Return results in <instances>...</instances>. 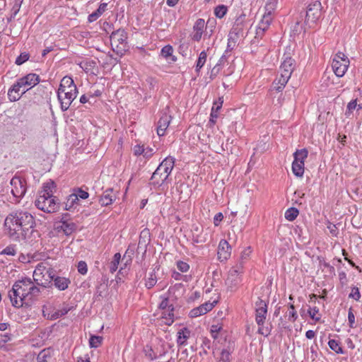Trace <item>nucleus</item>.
<instances>
[{
  "instance_id": "obj_1",
  "label": "nucleus",
  "mask_w": 362,
  "mask_h": 362,
  "mask_svg": "<svg viewBox=\"0 0 362 362\" xmlns=\"http://www.w3.org/2000/svg\"><path fill=\"white\" fill-rule=\"evenodd\" d=\"M4 226L8 234L14 240H25L31 235L35 226L34 216L25 211H15L6 218Z\"/></svg>"
},
{
  "instance_id": "obj_2",
  "label": "nucleus",
  "mask_w": 362,
  "mask_h": 362,
  "mask_svg": "<svg viewBox=\"0 0 362 362\" xmlns=\"http://www.w3.org/2000/svg\"><path fill=\"white\" fill-rule=\"evenodd\" d=\"M33 281L30 278H23L17 281L13 285L12 288L8 291V296L11 304L15 308H20L23 304H28L26 302L29 294V287L32 286Z\"/></svg>"
},
{
  "instance_id": "obj_3",
  "label": "nucleus",
  "mask_w": 362,
  "mask_h": 362,
  "mask_svg": "<svg viewBox=\"0 0 362 362\" xmlns=\"http://www.w3.org/2000/svg\"><path fill=\"white\" fill-rule=\"evenodd\" d=\"M267 315V304L261 298L255 303V322L258 325L257 333L268 337L271 333V328L264 327Z\"/></svg>"
},
{
  "instance_id": "obj_4",
  "label": "nucleus",
  "mask_w": 362,
  "mask_h": 362,
  "mask_svg": "<svg viewBox=\"0 0 362 362\" xmlns=\"http://www.w3.org/2000/svg\"><path fill=\"white\" fill-rule=\"evenodd\" d=\"M110 44L113 52L117 54H123L128 49L127 33L124 29L113 31L110 35Z\"/></svg>"
},
{
  "instance_id": "obj_5",
  "label": "nucleus",
  "mask_w": 362,
  "mask_h": 362,
  "mask_svg": "<svg viewBox=\"0 0 362 362\" xmlns=\"http://www.w3.org/2000/svg\"><path fill=\"white\" fill-rule=\"evenodd\" d=\"M35 204L37 209L47 213L55 212L59 209L57 197L48 193H45V195H39Z\"/></svg>"
},
{
  "instance_id": "obj_6",
  "label": "nucleus",
  "mask_w": 362,
  "mask_h": 362,
  "mask_svg": "<svg viewBox=\"0 0 362 362\" xmlns=\"http://www.w3.org/2000/svg\"><path fill=\"white\" fill-rule=\"evenodd\" d=\"M349 59L341 52H337L332 59V67L334 73L337 77H342L349 66Z\"/></svg>"
},
{
  "instance_id": "obj_7",
  "label": "nucleus",
  "mask_w": 362,
  "mask_h": 362,
  "mask_svg": "<svg viewBox=\"0 0 362 362\" xmlns=\"http://www.w3.org/2000/svg\"><path fill=\"white\" fill-rule=\"evenodd\" d=\"M11 192L16 198L23 197L26 192L25 180L20 176H14L10 181Z\"/></svg>"
},
{
  "instance_id": "obj_8",
  "label": "nucleus",
  "mask_w": 362,
  "mask_h": 362,
  "mask_svg": "<svg viewBox=\"0 0 362 362\" xmlns=\"http://www.w3.org/2000/svg\"><path fill=\"white\" fill-rule=\"evenodd\" d=\"M18 82V86L22 88V94L37 85L40 81V76L33 73L28 74L17 80Z\"/></svg>"
},
{
  "instance_id": "obj_9",
  "label": "nucleus",
  "mask_w": 362,
  "mask_h": 362,
  "mask_svg": "<svg viewBox=\"0 0 362 362\" xmlns=\"http://www.w3.org/2000/svg\"><path fill=\"white\" fill-rule=\"evenodd\" d=\"M46 274L49 279V281H53L54 286L59 291L66 290L71 284V280L69 278L56 275L54 270L52 268H48Z\"/></svg>"
},
{
  "instance_id": "obj_10",
  "label": "nucleus",
  "mask_w": 362,
  "mask_h": 362,
  "mask_svg": "<svg viewBox=\"0 0 362 362\" xmlns=\"http://www.w3.org/2000/svg\"><path fill=\"white\" fill-rule=\"evenodd\" d=\"M322 5L320 0H315L313 4L307 5L305 19L308 22H315L320 16Z\"/></svg>"
},
{
  "instance_id": "obj_11",
  "label": "nucleus",
  "mask_w": 362,
  "mask_h": 362,
  "mask_svg": "<svg viewBox=\"0 0 362 362\" xmlns=\"http://www.w3.org/2000/svg\"><path fill=\"white\" fill-rule=\"evenodd\" d=\"M57 93V99L60 103V108L62 112H65L69 108L70 105L77 96V94L71 92Z\"/></svg>"
},
{
  "instance_id": "obj_12",
  "label": "nucleus",
  "mask_w": 362,
  "mask_h": 362,
  "mask_svg": "<svg viewBox=\"0 0 362 362\" xmlns=\"http://www.w3.org/2000/svg\"><path fill=\"white\" fill-rule=\"evenodd\" d=\"M48 270L45 266H42L41 264H38L35 269L33 272V280L36 283L37 286H41L42 288H45L47 286H49V284L50 281H48V279H46V281L44 282L42 281L43 277L47 274H46V272Z\"/></svg>"
},
{
  "instance_id": "obj_13",
  "label": "nucleus",
  "mask_w": 362,
  "mask_h": 362,
  "mask_svg": "<svg viewBox=\"0 0 362 362\" xmlns=\"http://www.w3.org/2000/svg\"><path fill=\"white\" fill-rule=\"evenodd\" d=\"M274 3L267 2L266 4L265 8L267 11V12L264 14L261 21L257 25V28L259 29V30H263L265 32L268 30L272 21L271 9H274Z\"/></svg>"
},
{
  "instance_id": "obj_14",
  "label": "nucleus",
  "mask_w": 362,
  "mask_h": 362,
  "mask_svg": "<svg viewBox=\"0 0 362 362\" xmlns=\"http://www.w3.org/2000/svg\"><path fill=\"white\" fill-rule=\"evenodd\" d=\"M231 253V248L226 240H221L218 247V258L221 262L227 260Z\"/></svg>"
},
{
  "instance_id": "obj_15",
  "label": "nucleus",
  "mask_w": 362,
  "mask_h": 362,
  "mask_svg": "<svg viewBox=\"0 0 362 362\" xmlns=\"http://www.w3.org/2000/svg\"><path fill=\"white\" fill-rule=\"evenodd\" d=\"M171 119V116L168 113L164 112L162 114L158 122L157 126V134L159 136H162L165 134V131L170 123Z\"/></svg>"
},
{
  "instance_id": "obj_16",
  "label": "nucleus",
  "mask_w": 362,
  "mask_h": 362,
  "mask_svg": "<svg viewBox=\"0 0 362 362\" xmlns=\"http://www.w3.org/2000/svg\"><path fill=\"white\" fill-rule=\"evenodd\" d=\"M205 27V21L202 18H199L196 21L193 26V33L191 37L194 41H199L202 38L204 28Z\"/></svg>"
},
{
  "instance_id": "obj_17",
  "label": "nucleus",
  "mask_w": 362,
  "mask_h": 362,
  "mask_svg": "<svg viewBox=\"0 0 362 362\" xmlns=\"http://www.w3.org/2000/svg\"><path fill=\"white\" fill-rule=\"evenodd\" d=\"M76 228L77 226L74 223L62 221L57 226V230L58 232L64 233L66 235H69L76 230Z\"/></svg>"
},
{
  "instance_id": "obj_18",
  "label": "nucleus",
  "mask_w": 362,
  "mask_h": 362,
  "mask_svg": "<svg viewBox=\"0 0 362 362\" xmlns=\"http://www.w3.org/2000/svg\"><path fill=\"white\" fill-rule=\"evenodd\" d=\"M234 271H229L228 278L226 280V284L228 288L233 291L241 281L240 275L235 273Z\"/></svg>"
},
{
  "instance_id": "obj_19",
  "label": "nucleus",
  "mask_w": 362,
  "mask_h": 362,
  "mask_svg": "<svg viewBox=\"0 0 362 362\" xmlns=\"http://www.w3.org/2000/svg\"><path fill=\"white\" fill-rule=\"evenodd\" d=\"M116 196L113 194V189L108 188L101 196L99 202L102 206H108L112 204L113 201L115 200Z\"/></svg>"
},
{
  "instance_id": "obj_20",
  "label": "nucleus",
  "mask_w": 362,
  "mask_h": 362,
  "mask_svg": "<svg viewBox=\"0 0 362 362\" xmlns=\"http://www.w3.org/2000/svg\"><path fill=\"white\" fill-rule=\"evenodd\" d=\"M190 331L187 328L184 327L180 329L177 332V343L179 346H182L186 344L187 339L189 337Z\"/></svg>"
},
{
  "instance_id": "obj_21",
  "label": "nucleus",
  "mask_w": 362,
  "mask_h": 362,
  "mask_svg": "<svg viewBox=\"0 0 362 362\" xmlns=\"http://www.w3.org/2000/svg\"><path fill=\"white\" fill-rule=\"evenodd\" d=\"M304 165L303 161L293 160L292 163V171L293 173L296 176L301 177L304 173Z\"/></svg>"
},
{
  "instance_id": "obj_22",
  "label": "nucleus",
  "mask_w": 362,
  "mask_h": 362,
  "mask_svg": "<svg viewBox=\"0 0 362 362\" xmlns=\"http://www.w3.org/2000/svg\"><path fill=\"white\" fill-rule=\"evenodd\" d=\"M174 165H175V158L173 157L168 156V157L165 158L156 168L155 175L159 173V171L160 170V169L163 167H165L166 168H169L170 169H173Z\"/></svg>"
},
{
  "instance_id": "obj_23",
  "label": "nucleus",
  "mask_w": 362,
  "mask_h": 362,
  "mask_svg": "<svg viewBox=\"0 0 362 362\" xmlns=\"http://www.w3.org/2000/svg\"><path fill=\"white\" fill-rule=\"evenodd\" d=\"M228 35L238 40L240 35H243V25L235 22Z\"/></svg>"
},
{
  "instance_id": "obj_24",
  "label": "nucleus",
  "mask_w": 362,
  "mask_h": 362,
  "mask_svg": "<svg viewBox=\"0 0 362 362\" xmlns=\"http://www.w3.org/2000/svg\"><path fill=\"white\" fill-rule=\"evenodd\" d=\"M288 81V80H284V77L280 76L274 81V82L272 83V89L276 90L278 92H280L284 88Z\"/></svg>"
},
{
  "instance_id": "obj_25",
  "label": "nucleus",
  "mask_w": 362,
  "mask_h": 362,
  "mask_svg": "<svg viewBox=\"0 0 362 362\" xmlns=\"http://www.w3.org/2000/svg\"><path fill=\"white\" fill-rule=\"evenodd\" d=\"M237 40H238L236 39V37H232L228 35L227 48L223 55L221 57L220 62H223L226 59V54L228 52H231L235 48V47L236 46Z\"/></svg>"
},
{
  "instance_id": "obj_26",
  "label": "nucleus",
  "mask_w": 362,
  "mask_h": 362,
  "mask_svg": "<svg viewBox=\"0 0 362 362\" xmlns=\"http://www.w3.org/2000/svg\"><path fill=\"white\" fill-rule=\"evenodd\" d=\"M173 47L170 45H168L164 46L162 48L160 54L165 59H168L170 57L171 61L175 62L177 59L175 56H173Z\"/></svg>"
},
{
  "instance_id": "obj_27",
  "label": "nucleus",
  "mask_w": 362,
  "mask_h": 362,
  "mask_svg": "<svg viewBox=\"0 0 362 362\" xmlns=\"http://www.w3.org/2000/svg\"><path fill=\"white\" fill-rule=\"evenodd\" d=\"M29 294L28 297V301L35 300L40 293L41 290L39 286L35 285L34 282H32V286L29 287Z\"/></svg>"
},
{
  "instance_id": "obj_28",
  "label": "nucleus",
  "mask_w": 362,
  "mask_h": 362,
  "mask_svg": "<svg viewBox=\"0 0 362 362\" xmlns=\"http://www.w3.org/2000/svg\"><path fill=\"white\" fill-rule=\"evenodd\" d=\"M143 353L149 361H154L158 358L157 354L153 351L152 346L149 344H146L144 346Z\"/></svg>"
},
{
  "instance_id": "obj_29",
  "label": "nucleus",
  "mask_w": 362,
  "mask_h": 362,
  "mask_svg": "<svg viewBox=\"0 0 362 362\" xmlns=\"http://www.w3.org/2000/svg\"><path fill=\"white\" fill-rule=\"evenodd\" d=\"M295 60L290 57H286L281 63V68L288 69V71L293 72L295 67Z\"/></svg>"
},
{
  "instance_id": "obj_30",
  "label": "nucleus",
  "mask_w": 362,
  "mask_h": 362,
  "mask_svg": "<svg viewBox=\"0 0 362 362\" xmlns=\"http://www.w3.org/2000/svg\"><path fill=\"white\" fill-rule=\"evenodd\" d=\"M328 346L330 348V349L334 351L336 354H344V350L341 348V344L339 341L335 340V339H330L328 341Z\"/></svg>"
},
{
  "instance_id": "obj_31",
  "label": "nucleus",
  "mask_w": 362,
  "mask_h": 362,
  "mask_svg": "<svg viewBox=\"0 0 362 362\" xmlns=\"http://www.w3.org/2000/svg\"><path fill=\"white\" fill-rule=\"evenodd\" d=\"M308 151L306 148L296 150L293 153L294 160L303 161V163H305V160L308 157Z\"/></svg>"
},
{
  "instance_id": "obj_32",
  "label": "nucleus",
  "mask_w": 362,
  "mask_h": 362,
  "mask_svg": "<svg viewBox=\"0 0 362 362\" xmlns=\"http://www.w3.org/2000/svg\"><path fill=\"white\" fill-rule=\"evenodd\" d=\"M298 214L299 211L296 208L291 207L286 211L285 218L289 221H293L296 218Z\"/></svg>"
},
{
  "instance_id": "obj_33",
  "label": "nucleus",
  "mask_w": 362,
  "mask_h": 362,
  "mask_svg": "<svg viewBox=\"0 0 362 362\" xmlns=\"http://www.w3.org/2000/svg\"><path fill=\"white\" fill-rule=\"evenodd\" d=\"M120 259L121 255L119 252L115 253L112 261H111L109 265L110 272L112 274H113L117 269Z\"/></svg>"
},
{
  "instance_id": "obj_34",
  "label": "nucleus",
  "mask_w": 362,
  "mask_h": 362,
  "mask_svg": "<svg viewBox=\"0 0 362 362\" xmlns=\"http://www.w3.org/2000/svg\"><path fill=\"white\" fill-rule=\"evenodd\" d=\"M207 58V54L206 51H202L199 54V58L196 64V71L199 72V70L204 66V64L206 63Z\"/></svg>"
},
{
  "instance_id": "obj_35",
  "label": "nucleus",
  "mask_w": 362,
  "mask_h": 362,
  "mask_svg": "<svg viewBox=\"0 0 362 362\" xmlns=\"http://www.w3.org/2000/svg\"><path fill=\"white\" fill-rule=\"evenodd\" d=\"M174 307L168 310V313H163L162 317L165 320V324L171 325L174 322Z\"/></svg>"
},
{
  "instance_id": "obj_36",
  "label": "nucleus",
  "mask_w": 362,
  "mask_h": 362,
  "mask_svg": "<svg viewBox=\"0 0 362 362\" xmlns=\"http://www.w3.org/2000/svg\"><path fill=\"white\" fill-rule=\"evenodd\" d=\"M157 282V277L155 272L149 274V276L146 279L145 286L148 289L152 288Z\"/></svg>"
},
{
  "instance_id": "obj_37",
  "label": "nucleus",
  "mask_w": 362,
  "mask_h": 362,
  "mask_svg": "<svg viewBox=\"0 0 362 362\" xmlns=\"http://www.w3.org/2000/svg\"><path fill=\"white\" fill-rule=\"evenodd\" d=\"M155 174H156V170L154 171V173H153V175L151 177V180H152V184L153 185L161 186L163 185V184H160L162 182V178H163V177H164L163 171L160 170L159 173L157 175H156V176H155Z\"/></svg>"
},
{
  "instance_id": "obj_38",
  "label": "nucleus",
  "mask_w": 362,
  "mask_h": 362,
  "mask_svg": "<svg viewBox=\"0 0 362 362\" xmlns=\"http://www.w3.org/2000/svg\"><path fill=\"white\" fill-rule=\"evenodd\" d=\"M51 357V352L49 349H43L41 351L37 357V362H47V358Z\"/></svg>"
},
{
  "instance_id": "obj_39",
  "label": "nucleus",
  "mask_w": 362,
  "mask_h": 362,
  "mask_svg": "<svg viewBox=\"0 0 362 362\" xmlns=\"http://www.w3.org/2000/svg\"><path fill=\"white\" fill-rule=\"evenodd\" d=\"M227 11V6L225 5H218L214 9V14L217 18H221L226 14Z\"/></svg>"
},
{
  "instance_id": "obj_40",
  "label": "nucleus",
  "mask_w": 362,
  "mask_h": 362,
  "mask_svg": "<svg viewBox=\"0 0 362 362\" xmlns=\"http://www.w3.org/2000/svg\"><path fill=\"white\" fill-rule=\"evenodd\" d=\"M103 341V337L100 336H91L89 339L90 346L92 348H98L100 346Z\"/></svg>"
},
{
  "instance_id": "obj_41",
  "label": "nucleus",
  "mask_w": 362,
  "mask_h": 362,
  "mask_svg": "<svg viewBox=\"0 0 362 362\" xmlns=\"http://www.w3.org/2000/svg\"><path fill=\"white\" fill-rule=\"evenodd\" d=\"M71 85V86L75 85V83L74 82V80L71 77H69V76H64L61 80V82H60L59 86L58 88V90H62V88H66L67 86H69Z\"/></svg>"
},
{
  "instance_id": "obj_42",
  "label": "nucleus",
  "mask_w": 362,
  "mask_h": 362,
  "mask_svg": "<svg viewBox=\"0 0 362 362\" xmlns=\"http://www.w3.org/2000/svg\"><path fill=\"white\" fill-rule=\"evenodd\" d=\"M204 314H206V313H205V310L204 309V306H202V305H201L195 308H193L189 312V316L191 317H199V316L204 315Z\"/></svg>"
},
{
  "instance_id": "obj_43",
  "label": "nucleus",
  "mask_w": 362,
  "mask_h": 362,
  "mask_svg": "<svg viewBox=\"0 0 362 362\" xmlns=\"http://www.w3.org/2000/svg\"><path fill=\"white\" fill-rule=\"evenodd\" d=\"M78 201L77 197L74 193L70 194L67 199L66 203L65 204V209L70 210Z\"/></svg>"
},
{
  "instance_id": "obj_44",
  "label": "nucleus",
  "mask_w": 362,
  "mask_h": 362,
  "mask_svg": "<svg viewBox=\"0 0 362 362\" xmlns=\"http://www.w3.org/2000/svg\"><path fill=\"white\" fill-rule=\"evenodd\" d=\"M22 93H17L14 91V89H8V98L10 101L16 102L18 101L21 97L22 96Z\"/></svg>"
},
{
  "instance_id": "obj_45",
  "label": "nucleus",
  "mask_w": 362,
  "mask_h": 362,
  "mask_svg": "<svg viewBox=\"0 0 362 362\" xmlns=\"http://www.w3.org/2000/svg\"><path fill=\"white\" fill-rule=\"evenodd\" d=\"M54 187V182H49L45 183L43 185V190L40 193L39 195H45V193L52 194V188Z\"/></svg>"
},
{
  "instance_id": "obj_46",
  "label": "nucleus",
  "mask_w": 362,
  "mask_h": 362,
  "mask_svg": "<svg viewBox=\"0 0 362 362\" xmlns=\"http://www.w3.org/2000/svg\"><path fill=\"white\" fill-rule=\"evenodd\" d=\"M30 58V54L28 52H22L16 59V64L21 65L27 62Z\"/></svg>"
},
{
  "instance_id": "obj_47",
  "label": "nucleus",
  "mask_w": 362,
  "mask_h": 362,
  "mask_svg": "<svg viewBox=\"0 0 362 362\" xmlns=\"http://www.w3.org/2000/svg\"><path fill=\"white\" fill-rule=\"evenodd\" d=\"M69 310H70L69 308H68L67 306H65V307L62 308V309L57 310L54 314H52V318L57 319L59 317H61L65 315L66 314H67L68 312L69 311Z\"/></svg>"
},
{
  "instance_id": "obj_48",
  "label": "nucleus",
  "mask_w": 362,
  "mask_h": 362,
  "mask_svg": "<svg viewBox=\"0 0 362 362\" xmlns=\"http://www.w3.org/2000/svg\"><path fill=\"white\" fill-rule=\"evenodd\" d=\"M206 241V238L204 235L201 232L200 234L193 233L192 242L193 243H204Z\"/></svg>"
},
{
  "instance_id": "obj_49",
  "label": "nucleus",
  "mask_w": 362,
  "mask_h": 362,
  "mask_svg": "<svg viewBox=\"0 0 362 362\" xmlns=\"http://www.w3.org/2000/svg\"><path fill=\"white\" fill-rule=\"evenodd\" d=\"M230 352L228 350L223 349L221 351L218 362H230Z\"/></svg>"
},
{
  "instance_id": "obj_50",
  "label": "nucleus",
  "mask_w": 362,
  "mask_h": 362,
  "mask_svg": "<svg viewBox=\"0 0 362 362\" xmlns=\"http://www.w3.org/2000/svg\"><path fill=\"white\" fill-rule=\"evenodd\" d=\"M202 351H200L199 354L201 356L203 355V354H207V351L209 349H210V348H211V341H210V340L206 339V338H204L203 339V341H202Z\"/></svg>"
},
{
  "instance_id": "obj_51",
  "label": "nucleus",
  "mask_w": 362,
  "mask_h": 362,
  "mask_svg": "<svg viewBox=\"0 0 362 362\" xmlns=\"http://www.w3.org/2000/svg\"><path fill=\"white\" fill-rule=\"evenodd\" d=\"M348 321H349V325L351 328L356 327L355 326V316L354 314V310L352 308H350L349 309L348 312Z\"/></svg>"
},
{
  "instance_id": "obj_52",
  "label": "nucleus",
  "mask_w": 362,
  "mask_h": 362,
  "mask_svg": "<svg viewBox=\"0 0 362 362\" xmlns=\"http://www.w3.org/2000/svg\"><path fill=\"white\" fill-rule=\"evenodd\" d=\"M243 266H244V262L242 261H240L234 267H233L230 271H234V272H235V274H238L241 276V274L243 273Z\"/></svg>"
},
{
  "instance_id": "obj_53",
  "label": "nucleus",
  "mask_w": 362,
  "mask_h": 362,
  "mask_svg": "<svg viewBox=\"0 0 362 362\" xmlns=\"http://www.w3.org/2000/svg\"><path fill=\"white\" fill-rule=\"evenodd\" d=\"M222 327L218 325H212L211 327V334L214 339L218 337V332L221 330Z\"/></svg>"
},
{
  "instance_id": "obj_54",
  "label": "nucleus",
  "mask_w": 362,
  "mask_h": 362,
  "mask_svg": "<svg viewBox=\"0 0 362 362\" xmlns=\"http://www.w3.org/2000/svg\"><path fill=\"white\" fill-rule=\"evenodd\" d=\"M74 194L77 197L78 199L79 198L82 199H86L89 196V194L86 191L83 190L81 188H78L76 190V192Z\"/></svg>"
},
{
  "instance_id": "obj_55",
  "label": "nucleus",
  "mask_w": 362,
  "mask_h": 362,
  "mask_svg": "<svg viewBox=\"0 0 362 362\" xmlns=\"http://www.w3.org/2000/svg\"><path fill=\"white\" fill-rule=\"evenodd\" d=\"M16 253L15 247L13 245H8L6 248H4L1 254L2 255H11L14 256Z\"/></svg>"
},
{
  "instance_id": "obj_56",
  "label": "nucleus",
  "mask_w": 362,
  "mask_h": 362,
  "mask_svg": "<svg viewBox=\"0 0 362 362\" xmlns=\"http://www.w3.org/2000/svg\"><path fill=\"white\" fill-rule=\"evenodd\" d=\"M319 309L317 307H314L313 308H310L308 310V313L310 318L315 320V321H319L320 318L319 317H316V314L318 313Z\"/></svg>"
},
{
  "instance_id": "obj_57",
  "label": "nucleus",
  "mask_w": 362,
  "mask_h": 362,
  "mask_svg": "<svg viewBox=\"0 0 362 362\" xmlns=\"http://www.w3.org/2000/svg\"><path fill=\"white\" fill-rule=\"evenodd\" d=\"M177 267L182 272H187L189 269V264L182 261H178L177 262Z\"/></svg>"
},
{
  "instance_id": "obj_58",
  "label": "nucleus",
  "mask_w": 362,
  "mask_h": 362,
  "mask_svg": "<svg viewBox=\"0 0 362 362\" xmlns=\"http://www.w3.org/2000/svg\"><path fill=\"white\" fill-rule=\"evenodd\" d=\"M78 272L81 274H86L88 272L87 264L83 261H80L78 263Z\"/></svg>"
},
{
  "instance_id": "obj_59",
  "label": "nucleus",
  "mask_w": 362,
  "mask_h": 362,
  "mask_svg": "<svg viewBox=\"0 0 362 362\" xmlns=\"http://www.w3.org/2000/svg\"><path fill=\"white\" fill-rule=\"evenodd\" d=\"M66 92H71L75 93V94H78V89L76 85L74 86H69L64 88H62V90H57V93H66Z\"/></svg>"
},
{
  "instance_id": "obj_60",
  "label": "nucleus",
  "mask_w": 362,
  "mask_h": 362,
  "mask_svg": "<svg viewBox=\"0 0 362 362\" xmlns=\"http://www.w3.org/2000/svg\"><path fill=\"white\" fill-rule=\"evenodd\" d=\"M23 0H15L14 4L12 7V11L13 13V16H16V14L20 11L21 4L23 3Z\"/></svg>"
},
{
  "instance_id": "obj_61",
  "label": "nucleus",
  "mask_w": 362,
  "mask_h": 362,
  "mask_svg": "<svg viewBox=\"0 0 362 362\" xmlns=\"http://www.w3.org/2000/svg\"><path fill=\"white\" fill-rule=\"evenodd\" d=\"M11 334L5 333L0 334V346H2L4 344L11 339Z\"/></svg>"
},
{
  "instance_id": "obj_62",
  "label": "nucleus",
  "mask_w": 362,
  "mask_h": 362,
  "mask_svg": "<svg viewBox=\"0 0 362 362\" xmlns=\"http://www.w3.org/2000/svg\"><path fill=\"white\" fill-rule=\"evenodd\" d=\"M349 298H352L355 299L356 300H359L361 298V293L359 292L358 288L354 287L352 288L351 293L349 296Z\"/></svg>"
},
{
  "instance_id": "obj_63",
  "label": "nucleus",
  "mask_w": 362,
  "mask_h": 362,
  "mask_svg": "<svg viewBox=\"0 0 362 362\" xmlns=\"http://www.w3.org/2000/svg\"><path fill=\"white\" fill-rule=\"evenodd\" d=\"M251 253V249L250 247H247L246 249H245L242 252H241V256H240V261L242 262H245V260L247 259V258L249 257Z\"/></svg>"
},
{
  "instance_id": "obj_64",
  "label": "nucleus",
  "mask_w": 362,
  "mask_h": 362,
  "mask_svg": "<svg viewBox=\"0 0 362 362\" xmlns=\"http://www.w3.org/2000/svg\"><path fill=\"white\" fill-rule=\"evenodd\" d=\"M280 71H281L280 76L284 77V80H289V78L291 76V74H292L291 71H288V69H281V67H280Z\"/></svg>"
}]
</instances>
